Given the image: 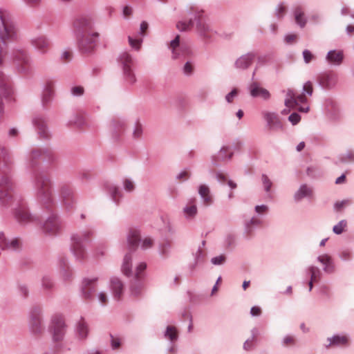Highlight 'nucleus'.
Masks as SVG:
<instances>
[{
    "label": "nucleus",
    "instance_id": "c03bdc74",
    "mask_svg": "<svg viewBox=\"0 0 354 354\" xmlns=\"http://www.w3.org/2000/svg\"><path fill=\"white\" fill-rule=\"evenodd\" d=\"M124 189L127 192H131L134 189L135 185L133 181L129 179H125L124 181Z\"/></svg>",
    "mask_w": 354,
    "mask_h": 354
},
{
    "label": "nucleus",
    "instance_id": "20e7f679",
    "mask_svg": "<svg viewBox=\"0 0 354 354\" xmlns=\"http://www.w3.org/2000/svg\"><path fill=\"white\" fill-rule=\"evenodd\" d=\"M38 197L39 200L47 203L51 201L50 183L47 177L40 176L37 179Z\"/></svg>",
    "mask_w": 354,
    "mask_h": 354
},
{
    "label": "nucleus",
    "instance_id": "0eeeda50",
    "mask_svg": "<svg viewBox=\"0 0 354 354\" xmlns=\"http://www.w3.org/2000/svg\"><path fill=\"white\" fill-rule=\"evenodd\" d=\"M64 328V322L61 316H57L53 318L52 323V331L54 340L59 341L62 339L65 332Z\"/></svg>",
    "mask_w": 354,
    "mask_h": 354
},
{
    "label": "nucleus",
    "instance_id": "393cba45",
    "mask_svg": "<svg viewBox=\"0 0 354 354\" xmlns=\"http://www.w3.org/2000/svg\"><path fill=\"white\" fill-rule=\"evenodd\" d=\"M180 36L177 35L174 40L170 43V48L172 50V57L174 59H177L180 57V51H183L181 48H179Z\"/></svg>",
    "mask_w": 354,
    "mask_h": 354
},
{
    "label": "nucleus",
    "instance_id": "f03ea898",
    "mask_svg": "<svg viewBox=\"0 0 354 354\" xmlns=\"http://www.w3.org/2000/svg\"><path fill=\"white\" fill-rule=\"evenodd\" d=\"M99 37V34L94 32L88 26L82 31V35L80 38L79 46L80 49L84 53H90L95 47L96 41Z\"/></svg>",
    "mask_w": 354,
    "mask_h": 354
},
{
    "label": "nucleus",
    "instance_id": "5fc2aeb1",
    "mask_svg": "<svg viewBox=\"0 0 354 354\" xmlns=\"http://www.w3.org/2000/svg\"><path fill=\"white\" fill-rule=\"evenodd\" d=\"M225 257L223 255H221L219 257L212 258V263H214L215 265H221V264L225 262Z\"/></svg>",
    "mask_w": 354,
    "mask_h": 354
},
{
    "label": "nucleus",
    "instance_id": "680f3d73",
    "mask_svg": "<svg viewBox=\"0 0 354 354\" xmlns=\"http://www.w3.org/2000/svg\"><path fill=\"white\" fill-rule=\"evenodd\" d=\"M184 73L187 75H190L193 72V66L189 62H187L183 68Z\"/></svg>",
    "mask_w": 354,
    "mask_h": 354
},
{
    "label": "nucleus",
    "instance_id": "4c0bfd02",
    "mask_svg": "<svg viewBox=\"0 0 354 354\" xmlns=\"http://www.w3.org/2000/svg\"><path fill=\"white\" fill-rule=\"evenodd\" d=\"M72 194V192L69 188L63 187L62 189V197L63 198L64 203L66 205H69V199Z\"/></svg>",
    "mask_w": 354,
    "mask_h": 354
},
{
    "label": "nucleus",
    "instance_id": "f8f14e48",
    "mask_svg": "<svg viewBox=\"0 0 354 354\" xmlns=\"http://www.w3.org/2000/svg\"><path fill=\"white\" fill-rule=\"evenodd\" d=\"M319 82L324 88H330L335 85L337 76L333 73H323L319 77Z\"/></svg>",
    "mask_w": 354,
    "mask_h": 354
},
{
    "label": "nucleus",
    "instance_id": "bf43d9fd",
    "mask_svg": "<svg viewBox=\"0 0 354 354\" xmlns=\"http://www.w3.org/2000/svg\"><path fill=\"white\" fill-rule=\"evenodd\" d=\"M285 40L288 44L295 43L297 40V35L295 34L288 35L286 37Z\"/></svg>",
    "mask_w": 354,
    "mask_h": 354
},
{
    "label": "nucleus",
    "instance_id": "5701e85b",
    "mask_svg": "<svg viewBox=\"0 0 354 354\" xmlns=\"http://www.w3.org/2000/svg\"><path fill=\"white\" fill-rule=\"evenodd\" d=\"M15 216L19 222L23 223H27L32 219L28 210L24 207H21L16 211Z\"/></svg>",
    "mask_w": 354,
    "mask_h": 354
},
{
    "label": "nucleus",
    "instance_id": "49530a36",
    "mask_svg": "<svg viewBox=\"0 0 354 354\" xmlns=\"http://www.w3.org/2000/svg\"><path fill=\"white\" fill-rule=\"evenodd\" d=\"M262 180L266 192H269L272 186V182L270 180L268 177L266 175L262 176Z\"/></svg>",
    "mask_w": 354,
    "mask_h": 354
},
{
    "label": "nucleus",
    "instance_id": "c9c22d12",
    "mask_svg": "<svg viewBox=\"0 0 354 354\" xmlns=\"http://www.w3.org/2000/svg\"><path fill=\"white\" fill-rule=\"evenodd\" d=\"M265 118L270 126H274L277 123H279L277 115L274 113H267L265 114Z\"/></svg>",
    "mask_w": 354,
    "mask_h": 354
},
{
    "label": "nucleus",
    "instance_id": "a878e982",
    "mask_svg": "<svg viewBox=\"0 0 354 354\" xmlns=\"http://www.w3.org/2000/svg\"><path fill=\"white\" fill-rule=\"evenodd\" d=\"M140 241V234L137 230H131L128 236V243L130 248L134 249L138 247Z\"/></svg>",
    "mask_w": 354,
    "mask_h": 354
},
{
    "label": "nucleus",
    "instance_id": "a211bd4d",
    "mask_svg": "<svg viewBox=\"0 0 354 354\" xmlns=\"http://www.w3.org/2000/svg\"><path fill=\"white\" fill-rule=\"evenodd\" d=\"M254 55L252 53L244 55L236 61V66L239 68H247L253 62Z\"/></svg>",
    "mask_w": 354,
    "mask_h": 354
},
{
    "label": "nucleus",
    "instance_id": "f3484780",
    "mask_svg": "<svg viewBox=\"0 0 354 354\" xmlns=\"http://www.w3.org/2000/svg\"><path fill=\"white\" fill-rule=\"evenodd\" d=\"M111 286L114 297L119 300L121 299L123 290V284L118 278H113L111 280Z\"/></svg>",
    "mask_w": 354,
    "mask_h": 354
},
{
    "label": "nucleus",
    "instance_id": "423d86ee",
    "mask_svg": "<svg viewBox=\"0 0 354 354\" xmlns=\"http://www.w3.org/2000/svg\"><path fill=\"white\" fill-rule=\"evenodd\" d=\"M12 184L8 176H3L0 180V200L7 203L12 196Z\"/></svg>",
    "mask_w": 354,
    "mask_h": 354
},
{
    "label": "nucleus",
    "instance_id": "3c124183",
    "mask_svg": "<svg viewBox=\"0 0 354 354\" xmlns=\"http://www.w3.org/2000/svg\"><path fill=\"white\" fill-rule=\"evenodd\" d=\"M142 133V126L140 123H136V127L133 131V136L136 138H138L141 136Z\"/></svg>",
    "mask_w": 354,
    "mask_h": 354
},
{
    "label": "nucleus",
    "instance_id": "de8ad7c7",
    "mask_svg": "<svg viewBox=\"0 0 354 354\" xmlns=\"http://www.w3.org/2000/svg\"><path fill=\"white\" fill-rule=\"evenodd\" d=\"M238 93H239L238 89L237 88H234L230 93H228L226 95V97H225L226 100L228 102L231 103L233 101L234 97L237 96Z\"/></svg>",
    "mask_w": 354,
    "mask_h": 354
},
{
    "label": "nucleus",
    "instance_id": "e2e57ef3",
    "mask_svg": "<svg viewBox=\"0 0 354 354\" xmlns=\"http://www.w3.org/2000/svg\"><path fill=\"white\" fill-rule=\"evenodd\" d=\"M72 93L74 95H81L84 93V88L82 86H75L72 88Z\"/></svg>",
    "mask_w": 354,
    "mask_h": 354
},
{
    "label": "nucleus",
    "instance_id": "ddd939ff",
    "mask_svg": "<svg viewBox=\"0 0 354 354\" xmlns=\"http://www.w3.org/2000/svg\"><path fill=\"white\" fill-rule=\"evenodd\" d=\"M32 44L42 53H45L50 48V42L44 36H39L32 39Z\"/></svg>",
    "mask_w": 354,
    "mask_h": 354
},
{
    "label": "nucleus",
    "instance_id": "cd10ccee",
    "mask_svg": "<svg viewBox=\"0 0 354 354\" xmlns=\"http://www.w3.org/2000/svg\"><path fill=\"white\" fill-rule=\"evenodd\" d=\"M295 18L296 23L301 28L304 27L306 24V20L304 17V13L301 7L298 6L295 10Z\"/></svg>",
    "mask_w": 354,
    "mask_h": 354
},
{
    "label": "nucleus",
    "instance_id": "58836bf2",
    "mask_svg": "<svg viewBox=\"0 0 354 354\" xmlns=\"http://www.w3.org/2000/svg\"><path fill=\"white\" fill-rule=\"evenodd\" d=\"M35 125L38 127L39 129V133L44 138H48V134L46 133L45 131V125L44 124V122L40 120V119H38V120H35Z\"/></svg>",
    "mask_w": 354,
    "mask_h": 354
},
{
    "label": "nucleus",
    "instance_id": "a19ab883",
    "mask_svg": "<svg viewBox=\"0 0 354 354\" xmlns=\"http://www.w3.org/2000/svg\"><path fill=\"white\" fill-rule=\"evenodd\" d=\"M303 56L306 64L310 63L313 59H315L314 55L308 50H304L303 51Z\"/></svg>",
    "mask_w": 354,
    "mask_h": 354
},
{
    "label": "nucleus",
    "instance_id": "4468645a",
    "mask_svg": "<svg viewBox=\"0 0 354 354\" xmlns=\"http://www.w3.org/2000/svg\"><path fill=\"white\" fill-rule=\"evenodd\" d=\"M317 259L324 266L325 272L333 273L335 271V265L330 255L324 254L319 256Z\"/></svg>",
    "mask_w": 354,
    "mask_h": 354
},
{
    "label": "nucleus",
    "instance_id": "473e14b6",
    "mask_svg": "<svg viewBox=\"0 0 354 354\" xmlns=\"http://www.w3.org/2000/svg\"><path fill=\"white\" fill-rule=\"evenodd\" d=\"M312 194V190L306 185H303L295 195L296 200H300L305 196H308Z\"/></svg>",
    "mask_w": 354,
    "mask_h": 354
},
{
    "label": "nucleus",
    "instance_id": "6e6d98bb",
    "mask_svg": "<svg viewBox=\"0 0 354 354\" xmlns=\"http://www.w3.org/2000/svg\"><path fill=\"white\" fill-rule=\"evenodd\" d=\"M286 7L283 4H280L277 11V15L278 16V17L281 18L286 14Z\"/></svg>",
    "mask_w": 354,
    "mask_h": 354
},
{
    "label": "nucleus",
    "instance_id": "603ef678",
    "mask_svg": "<svg viewBox=\"0 0 354 354\" xmlns=\"http://www.w3.org/2000/svg\"><path fill=\"white\" fill-rule=\"evenodd\" d=\"M111 346L113 349L119 348L120 346V339L118 337H115L113 335H111Z\"/></svg>",
    "mask_w": 354,
    "mask_h": 354
},
{
    "label": "nucleus",
    "instance_id": "774afa93",
    "mask_svg": "<svg viewBox=\"0 0 354 354\" xmlns=\"http://www.w3.org/2000/svg\"><path fill=\"white\" fill-rule=\"evenodd\" d=\"M72 53L69 50L64 51L62 55V59L64 62H68L71 59Z\"/></svg>",
    "mask_w": 354,
    "mask_h": 354
},
{
    "label": "nucleus",
    "instance_id": "338daca9",
    "mask_svg": "<svg viewBox=\"0 0 354 354\" xmlns=\"http://www.w3.org/2000/svg\"><path fill=\"white\" fill-rule=\"evenodd\" d=\"M19 245V241L17 239H15L8 243V248L17 249Z\"/></svg>",
    "mask_w": 354,
    "mask_h": 354
},
{
    "label": "nucleus",
    "instance_id": "39448f33",
    "mask_svg": "<svg viewBox=\"0 0 354 354\" xmlns=\"http://www.w3.org/2000/svg\"><path fill=\"white\" fill-rule=\"evenodd\" d=\"M120 61L122 65L123 73L126 80L131 84L136 82V77L131 66H133V59L131 56L127 52L121 54Z\"/></svg>",
    "mask_w": 354,
    "mask_h": 354
},
{
    "label": "nucleus",
    "instance_id": "2eb2a0df",
    "mask_svg": "<svg viewBox=\"0 0 354 354\" xmlns=\"http://www.w3.org/2000/svg\"><path fill=\"white\" fill-rule=\"evenodd\" d=\"M344 58L342 50H330L328 53L326 60L332 64L339 65L342 62Z\"/></svg>",
    "mask_w": 354,
    "mask_h": 354
},
{
    "label": "nucleus",
    "instance_id": "6e6552de",
    "mask_svg": "<svg viewBox=\"0 0 354 354\" xmlns=\"http://www.w3.org/2000/svg\"><path fill=\"white\" fill-rule=\"evenodd\" d=\"M307 98L304 94L296 95L292 90H288L287 93V98L285 100V104L287 107H294L299 106V104H304Z\"/></svg>",
    "mask_w": 354,
    "mask_h": 354
},
{
    "label": "nucleus",
    "instance_id": "c756f323",
    "mask_svg": "<svg viewBox=\"0 0 354 354\" xmlns=\"http://www.w3.org/2000/svg\"><path fill=\"white\" fill-rule=\"evenodd\" d=\"M131 255L127 254L124 258V261L122 266V271L124 274L129 276L131 272Z\"/></svg>",
    "mask_w": 354,
    "mask_h": 354
},
{
    "label": "nucleus",
    "instance_id": "f704fd0d",
    "mask_svg": "<svg viewBox=\"0 0 354 354\" xmlns=\"http://www.w3.org/2000/svg\"><path fill=\"white\" fill-rule=\"evenodd\" d=\"M194 26L192 19H190L188 22L187 21H179L176 24V28L180 31H188Z\"/></svg>",
    "mask_w": 354,
    "mask_h": 354
},
{
    "label": "nucleus",
    "instance_id": "4d7b16f0",
    "mask_svg": "<svg viewBox=\"0 0 354 354\" xmlns=\"http://www.w3.org/2000/svg\"><path fill=\"white\" fill-rule=\"evenodd\" d=\"M304 91L306 92L309 95H311L313 93V84L310 82H307L304 85Z\"/></svg>",
    "mask_w": 354,
    "mask_h": 354
},
{
    "label": "nucleus",
    "instance_id": "b1692460",
    "mask_svg": "<svg viewBox=\"0 0 354 354\" xmlns=\"http://www.w3.org/2000/svg\"><path fill=\"white\" fill-rule=\"evenodd\" d=\"M329 342V346H346L348 344V338L345 335H335L331 339H328Z\"/></svg>",
    "mask_w": 354,
    "mask_h": 354
},
{
    "label": "nucleus",
    "instance_id": "72a5a7b5",
    "mask_svg": "<svg viewBox=\"0 0 354 354\" xmlns=\"http://www.w3.org/2000/svg\"><path fill=\"white\" fill-rule=\"evenodd\" d=\"M165 335L171 342L176 341L178 338V331L174 326H169L167 328Z\"/></svg>",
    "mask_w": 354,
    "mask_h": 354
},
{
    "label": "nucleus",
    "instance_id": "c85d7f7f",
    "mask_svg": "<svg viewBox=\"0 0 354 354\" xmlns=\"http://www.w3.org/2000/svg\"><path fill=\"white\" fill-rule=\"evenodd\" d=\"M196 28L198 32L204 37H209V28L201 19L198 17V21L196 24Z\"/></svg>",
    "mask_w": 354,
    "mask_h": 354
},
{
    "label": "nucleus",
    "instance_id": "9d476101",
    "mask_svg": "<svg viewBox=\"0 0 354 354\" xmlns=\"http://www.w3.org/2000/svg\"><path fill=\"white\" fill-rule=\"evenodd\" d=\"M15 62L16 65L20 66L21 71H25L28 66L29 59L24 50H17L15 53Z\"/></svg>",
    "mask_w": 354,
    "mask_h": 354
},
{
    "label": "nucleus",
    "instance_id": "bb28decb",
    "mask_svg": "<svg viewBox=\"0 0 354 354\" xmlns=\"http://www.w3.org/2000/svg\"><path fill=\"white\" fill-rule=\"evenodd\" d=\"M142 290L143 285L139 279H136V281L131 283L130 286V292L133 297H136L140 295Z\"/></svg>",
    "mask_w": 354,
    "mask_h": 354
},
{
    "label": "nucleus",
    "instance_id": "e433bc0d",
    "mask_svg": "<svg viewBox=\"0 0 354 354\" xmlns=\"http://www.w3.org/2000/svg\"><path fill=\"white\" fill-rule=\"evenodd\" d=\"M77 332L79 335L82 338H84L86 337L88 333V327L86 323L84 321H81L77 326Z\"/></svg>",
    "mask_w": 354,
    "mask_h": 354
},
{
    "label": "nucleus",
    "instance_id": "aec40b11",
    "mask_svg": "<svg viewBox=\"0 0 354 354\" xmlns=\"http://www.w3.org/2000/svg\"><path fill=\"white\" fill-rule=\"evenodd\" d=\"M95 279L86 280L82 287V293L85 298L88 299L91 297L96 290Z\"/></svg>",
    "mask_w": 354,
    "mask_h": 354
},
{
    "label": "nucleus",
    "instance_id": "864d4df0",
    "mask_svg": "<svg viewBox=\"0 0 354 354\" xmlns=\"http://www.w3.org/2000/svg\"><path fill=\"white\" fill-rule=\"evenodd\" d=\"M295 343V338L292 337V336H286L284 339H283V345L286 346H292Z\"/></svg>",
    "mask_w": 354,
    "mask_h": 354
},
{
    "label": "nucleus",
    "instance_id": "052dcab7",
    "mask_svg": "<svg viewBox=\"0 0 354 354\" xmlns=\"http://www.w3.org/2000/svg\"><path fill=\"white\" fill-rule=\"evenodd\" d=\"M98 299H99L100 302L102 305L106 304V303L108 301V296L105 292H100L98 295Z\"/></svg>",
    "mask_w": 354,
    "mask_h": 354
},
{
    "label": "nucleus",
    "instance_id": "2f4dec72",
    "mask_svg": "<svg viewBox=\"0 0 354 354\" xmlns=\"http://www.w3.org/2000/svg\"><path fill=\"white\" fill-rule=\"evenodd\" d=\"M233 152L231 151V149L228 147H223L220 150L217 160H225L226 159H230L232 156Z\"/></svg>",
    "mask_w": 354,
    "mask_h": 354
},
{
    "label": "nucleus",
    "instance_id": "0e129e2a",
    "mask_svg": "<svg viewBox=\"0 0 354 354\" xmlns=\"http://www.w3.org/2000/svg\"><path fill=\"white\" fill-rule=\"evenodd\" d=\"M351 252L348 250H343L340 254V257L344 260H348L351 258Z\"/></svg>",
    "mask_w": 354,
    "mask_h": 354
},
{
    "label": "nucleus",
    "instance_id": "ea45409f",
    "mask_svg": "<svg viewBox=\"0 0 354 354\" xmlns=\"http://www.w3.org/2000/svg\"><path fill=\"white\" fill-rule=\"evenodd\" d=\"M346 226V222L345 221H341L339 223L333 227V232L337 234H340L344 230Z\"/></svg>",
    "mask_w": 354,
    "mask_h": 354
},
{
    "label": "nucleus",
    "instance_id": "8fccbe9b",
    "mask_svg": "<svg viewBox=\"0 0 354 354\" xmlns=\"http://www.w3.org/2000/svg\"><path fill=\"white\" fill-rule=\"evenodd\" d=\"M301 120V117L299 114L294 113L289 116L290 122L293 124H297Z\"/></svg>",
    "mask_w": 354,
    "mask_h": 354
},
{
    "label": "nucleus",
    "instance_id": "7c9ffc66",
    "mask_svg": "<svg viewBox=\"0 0 354 354\" xmlns=\"http://www.w3.org/2000/svg\"><path fill=\"white\" fill-rule=\"evenodd\" d=\"M53 87L54 86L52 82L46 83L42 98L44 103H47L50 100L53 93Z\"/></svg>",
    "mask_w": 354,
    "mask_h": 354
},
{
    "label": "nucleus",
    "instance_id": "412c9836",
    "mask_svg": "<svg viewBox=\"0 0 354 354\" xmlns=\"http://www.w3.org/2000/svg\"><path fill=\"white\" fill-rule=\"evenodd\" d=\"M198 193L203 199L205 205H209L212 203V197L210 195L209 188L205 185H201L198 188Z\"/></svg>",
    "mask_w": 354,
    "mask_h": 354
},
{
    "label": "nucleus",
    "instance_id": "13d9d810",
    "mask_svg": "<svg viewBox=\"0 0 354 354\" xmlns=\"http://www.w3.org/2000/svg\"><path fill=\"white\" fill-rule=\"evenodd\" d=\"M42 286L46 289H50L53 286V284L50 279L44 277L42 281Z\"/></svg>",
    "mask_w": 354,
    "mask_h": 354
},
{
    "label": "nucleus",
    "instance_id": "f257e3e1",
    "mask_svg": "<svg viewBox=\"0 0 354 354\" xmlns=\"http://www.w3.org/2000/svg\"><path fill=\"white\" fill-rule=\"evenodd\" d=\"M17 28L11 14L0 9V64L6 55V44L17 34Z\"/></svg>",
    "mask_w": 354,
    "mask_h": 354
},
{
    "label": "nucleus",
    "instance_id": "9b49d317",
    "mask_svg": "<svg viewBox=\"0 0 354 354\" xmlns=\"http://www.w3.org/2000/svg\"><path fill=\"white\" fill-rule=\"evenodd\" d=\"M250 95L252 97H260L264 100L270 97V93L266 88L261 87L260 84L256 82H252L250 86Z\"/></svg>",
    "mask_w": 354,
    "mask_h": 354
},
{
    "label": "nucleus",
    "instance_id": "6ab92c4d",
    "mask_svg": "<svg viewBox=\"0 0 354 354\" xmlns=\"http://www.w3.org/2000/svg\"><path fill=\"white\" fill-rule=\"evenodd\" d=\"M308 273L310 277V280L308 283L309 290L310 291L313 287V283H317L321 278V271L315 266H310L308 269Z\"/></svg>",
    "mask_w": 354,
    "mask_h": 354
},
{
    "label": "nucleus",
    "instance_id": "1a4fd4ad",
    "mask_svg": "<svg viewBox=\"0 0 354 354\" xmlns=\"http://www.w3.org/2000/svg\"><path fill=\"white\" fill-rule=\"evenodd\" d=\"M61 228V225L55 216H50L44 225V230L49 234H57Z\"/></svg>",
    "mask_w": 354,
    "mask_h": 354
},
{
    "label": "nucleus",
    "instance_id": "09e8293b",
    "mask_svg": "<svg viewBox=\"0 0 354 354\" xmlns=\"http://www.w3.org/2000/svg\"><path fill=\"white\" fill-rule=\"evenodd\" d=\"M0 248L3 250L8 248V242L3 233H0Z\"/></svg>",
    "mask_w": 354,
    "mask_h": 354
},
{
    "label": "nucleus",
    "instance_id": "37998d69",
    "mask_svg": "<svg viewBox=\"0 0 354 354\" xmlns=\"http://www.w3.org/2000/svg\"><path fill=\"white\" fill-rule=\"evenodd\" d=\"M147 268V265L145 263H140L137 268L136 272V279H139L141 277V272L144 271Z\"/></svg>",
    "mask_w": 354,
    "mask_h": 354
},
{
    "label": "nucleus",
    "instance_id": "4be33fe9",
    "mask_svg": "<svg viewBox=\"0 0 354 354\" xmlns=\"http://www.w3.org/2000/svg\"><path fill=\"white\" fill-rule=\"evenodd\" d=\"M31 329L33 333H39L41 331L42 327L41 318L39 312L33 313L30 320Z\"/></svg>",
    "mask_w": 354,
    "mask_h": 354
},
{
    "label": "nucleus",
    "instance_id": "a18cd8bd",
    "mask_svg": "<svg viewBox=\"0 0 354 354\" xmlns=\"http://www.w3.org/2000/svg\"><path fill=\"white\" fill-rule=\"evenodd\" d=\"M153 240L151 238L147 237L142 241L141 247L142 249L146 250L151 248L153 245Z\"/></svg>",
    "mask_w": 354,
    "mask_h": 354
},
{
    "label": "nucleus",
    "instance_id": "69168bd1",
    "mask_svg": "<svg viewBox=\"0 0 354 354\" xmlns=\"http://www.w3.org/2000/svg\"><path fill=\"white\" fill-rule=\"evenodd\" d=\"M250 313L252 316H259L261 313V309L259 306H253Z\"/></svg>",
    "mask_w": 354,
    "mask_h": 354
},
{
    "label": "nucleus",
    "instance_id": "dca6fc26",
    "mask_svg": "<svg viewBox=\"0 0 354 354\" xmlns=\"http://www.w3.org/2000/svg\"><path fill=\"white\" fill-rule=\"evenodd\" d=\"M184 214L187 218H192L197 214L196 199L192 198L183 208Z\"/></svg>",
    "mask_w": 354,
    "mask_h": 354
},
{
    "label": "nucleus",
    "instance_id": "7ed1b4c3",
    "mask_svg": "<svg viewBox=\"0 0 354 354\" xmlns=\"http://www.w3.org/2000/svg\"><path fill=\"white\" fill-rule=\"evenodd\" d=\"M92 232L86 230L80 234H77L72 237V248L75 255L80 259L84 257L85 251L83 245L89 241Z\"/></svg>",
    "mask_w": 354,
    "mask_h": 354
},
{
    "label": "nucleus",
    "instance_id": "79ce46f5",
    "mask_svg": "<svg viewBox=\"0 0 354 354\" xmlns=\"http://www.w3.org/2000/svg\"><path fill=\"white\" fill-rule=\"evenodd\" d=\"M129 41L131 47L139 50L141 46L142 39H133L131 37H129Z\"/></svg>",
    "mask_w": 354,
    "mask_h": 354
}]
</instances>
